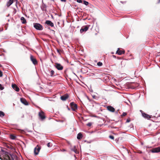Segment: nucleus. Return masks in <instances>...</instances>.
I'll return each instance as SVG.
<instances>
[{
	"label": "nucleus",
	"instance_id": "12",
	"mask_svg": "<svg viewBox=\"0 0 160 160\" xmlns=\"http://www.w3.org/2000/svg\"><path fill=\"white\" fill-rule=\"evenodd\" d=\"M124 53H125V51L124 50H121L119 49V48H118L116 53L118 54L119 55H121L122 54H123Z\"/></svg>",
	"mask_w": 160,
	"mask_h": 160
},
{
	"label": "nucleus",
	"instance_id": "22",
	"mask_svg": "<svg viewBox=\"0 0 160 160\" xmlns=\"http://www.w3.org/2000/svg\"><path fill=\"white\" fill-rule=\"evenodd\" d=\"M5 115L4 113L1 111H0V117H3Z\"/></svg>",
	"mask_w": 160,
	"mask_h": 160
},
{
	"label": "nucleus",
	"instance_id": "16",
	"mask_svg": "<svg viewBox=\"0 0 160 160\" xmlns=\"http://www.w3.org/2000/svg\"><path fill=\"white\" fill-rule=\"evenodd\" d=\"M142 114L143 117L146 118L148 119L151 118V116L150 115L145 113L142 112Z\"/></svg>",
	"mask_w": 160,
	"mask_h": 160
},
{
	"label": "nucleus",
	"instance_id": "24",
	"mask_svg": "<svg viewBox=\"0 0 160 160\" xmlns=\"http://www.w3.org/2000/svg\"><path fill=\"white\" fill-rule=\"evenodd\" d=\"M83 1V3L85 5H88L89 4L88 2L84 0V1Z\"/></svg>",
	"mask_w": 160,
	"mask_h": 160
},
{
	"label": "nucleus",
	"instance_id": "40",
	"mask_svg": "<svg viewBox=\"0 0 160 160\" xmlns=\"http://www.w3.org/2000/svg\"><path fill=\"white\" fill-rule=\"evenodd\" d=\"M159 2H160V0H158Z\"/></svg>",
	"mask_w": 160,
	"mask_h": 160
},
{
	"label": "nucleus",
	"instance_id": "15",
	"mask_svg": "<svg viewBox=\"0 0 160 160\" xmlns=\"http://www.w3.org/2000/svg\"><path fill=\"white\" fill-rule=\"evenodd\" d=\"M71 149L72 151H74L76 153H78L77 148L75 146L72 147Z\"/></svg>",
	"mask_w": 160,
	"mask_h": 160
},
{
	"label": "nucleus",
	"instance_id": "39",
	"mask_svg": "<svg viewBox=\"0 0 160 160\" xmlns=\"http://www.w3.org/2000/svg\"><path fill=\"white\" fill-rule=\"evenodd\" d=\"M159 2H160V0H158Z\"/></svg>",
	"mask_w": 160,
	"mask_h": 160
},
{
	"label": "nucleus",
	"instance_id": "28",
	"mask_svg": "<svg viewBox=\"0 0 160 160\" xmlns=\"http://www.w3.org/2000/svg\"><path fill=\"white\" fill-rule=\"evenodd\" d=\"M109 138L112 139V140H113L114 139V137L113 136H112V135H110L109 136Z\"/></svg>",
	"mask_w": 160,
	"mask_h": 160
},
{
	"label": "nucleus",
	"instance_id": "31",
	"mask_svg": "<svg viewBox=\"0 0 160 160\" xmlns=\"http://www.w3.org/2000/svg\"><path fill=\"white\" fill-rule=\"evenodd\" d=\"M77 1L79 3H82V0H77Z\"/></svg>",
	"mask_w": 160,
	"mask_h": 160
},
{
	"label": "nucleus",
	"instance_id": "8",
	"mask_svg": "<svg viewBox=\"0 0 160 160\" xmlns=\"http://www.w3.org/2000/svg\"><path fill=\"white\" fill-rule=\"evenodd\" d=\"M40 149L41 147L38 145H37L34 149V153L36 155H38V154L39 152Z\"/></svg>",
	"mask_w": 160,
	"mask_h": 160
},
{
	"label": "nucleus",
	"instance_id": "17",
	"mask_svg": "<svg viewBox=\"0 0 160 160\" xmlns=\"http://www.w3.org/2000/svg\"><path fill=\"white\" fill-rule=\"evenodd\" d=\"M107 108L109 111L112 112H114L115 110L114 108L110 106H107Z\"/></svg>",
	"mask_w": 160,
	"mask_h": 160
},
{
	"label": "nucleus",
	"instance_id": "4",
	"mask_svg": "<svg viewBox=\"0 0 160 160\" xmlns=\"http://www.w3.org/2000/svg\"><path fill=\"white\" fill-rule=\"evenodd\" d=\"M70 105L72 110L75 111L77 109V105L74 102H71Z\"/></svg>",
	"mask_w": 160,
	"mask_h": 160
},
{
	"label": "nucleus",
	"instance_id": "5",
	"mask_svg": "<svg viewBox=\"0 0 160 160\" xmlns=\"http://www.w3.org/2000/svg\"><path fill=\"white\" fill-rule=\"evenodd\" d=\"M54 66L58 70H62L63 69V66L60 63H55Z\"/></svg>",
	"mask_w": 160,
	"mask_h": 160
},
{
	"label": "nucleus",
	"instance_id": "21",
	"mask_svg": "<svg viewBox=\"0 0 160 160\" xmlns=\"http://www.w3.org/2000/svg\"><path fill=\"white\" fill-rule=\"evenodd\" d=\"M10 138L12 139H15L16 137V136L13 134H11L10 135Z\"/></svg>",
	"mask_w": 160,
	"mask_h": 160
},
{
	"label": "nucleus",
	"instance_id": "42",
	"mask_svg": "<svg viewBox=\"0 0 160 160\" xmlns=\"http://www.w3.org/2000/svg\"><path fill=\"white\" fill-rule=\"evenodd\" d=\"M8 148H9V147L8 146Z\"/></svg>",
	"mask_w": 160,
	"mask_h": 160
},
{
	"label": "nucleus",
	"instance_id": "13",
	"mask_svg": "<svg viewBox=\"0 0 160 160\" xmlns=\"http://www.w3.org/2000/svg\"><path fill=\"white\" fill-rule=\"evenodd\" d=\"M12 87L13 89L17 92H19V88L15 84H12Z\"/></svg>",
	"mask_w": 160,
	"mask_h": 160
},
{
	"label": "nucleus",
	"instance_id": "26",
	"mask_svg": "<svg viewBox=\"0 0 160 160\" xmlns=\"http://www.w3.org/2000/svg\"><path fill=\"white\" fill-rule=\"evenodd\" d=\"M57 50L59 54H60L62 52V50L61 49H57Z\"/></svg>",
	"mask_w": 160,
	"mask_h": 160
},
{
	"label": "nucleus",
	"instance_id": "1",
	"mask_svg": "<svg viewBox=\"0 0 160 160\" xmlns=\"http://www.w3.org/2000/svg\"><path fill=\"white\" fill-rule=\"evenodd\" d=\"M0 159L2 160H14L11 155L2 149L1 150Z\"/></svg>",
	"mask_w": 160,
	"mask_h": 160
},
{
	"label": "nucleus",
	"instance_id": "36",
	"mask_svg": "<svg viewBox=\"0 0 160 160\" xmlns=\"http://www.w3.org/2000/svg\"><path fill=\"white\" fill-rule=\"evenodd\" d=\"M61 1L63 2H65L66 1V0H61Z\"/></svg>",
	"mask_w": 160,
	"mask_h": 160
},
{
	"label": "nucleus",
	"instance_id": "41",
	"mask_svg": "<svg viewBox=\"0 0 160 160\" xmlns=\"http://www.w3.org/2000/svg\"><path fill=\"white\" fill-rule=\"evenodd\" d=\"M142 152H140V153H142Z\"/></svg>",
	"mask_w": 160,
	"mask_h": 160
},
{
	"label": "nucleus",
	"instance_id": "2",
	"mask_svg": "<svg viewBox=\"0 0 160 160\" xmlns=\"http://www.w3.org/2000/svg\"><path fill=\"white\" fill-rule=\"evenodd\" d=\"M33 27L36 29L42 30L43 29L42 26L39 23H33Z\"/></svg>",
	"mask_w": 160,
	"mask_h": 160
},
{
	"label": "nucleus",
	"instance_id": "30",
	"mask_svg": "<svg viewBox=\"0 0 160 160\" xmlns=\"http://www.w3.org/2000/svg\"><path fill=\"white\" fill-rule=\"evenodd\" d=\"M4 88L2 86V85L0 84V89L1 90H2Z\"/></svg>",
	"mask_w": 160,
	"mask_h": 160
},
{
	"label": "nucleus",
	"instance_id": "9",
	"mask_svg": "<svg viewBox=\"0 0 160 160\" xmlns=\"http://www.w3.org/2000/svg\"><path fill=\"white\" fill-rule=\"evenodd\" d=\"M150 151L152 153L159 152H160V147L153 148Z\"/></svg>",
	"mask_w": 160,
	"mask_h": 160
},
{
	"label": "nucleus",
	"instance_id": "19",
	"mask_svg": "<svg viewBox=\"0 0 160 160\" xmlns=\"http://www.w3.org/2000/svg\"><path fill=\"white\" fill-rule=\"evenodd\" d=\"M21 21L22 22L23 24H25L27 22L25 18L23 17H21Z\"/></svg>",
	"mask_w": 160,
	"mask_h": 160
},
{
	"label": "nucleus",
	"instance_id": "7",
	"mask_svg": "<svg viewBox=\"0 0 160 160\" xmlns=\"http://www.w3.org/2000/svg\"><path fill=\"white\" fill-rule=\"evenodd\" d=\"M30 58L32 63L36 65L38 64V62L36 59L32 55H30Z\"/></svg>",
	"mask_w": 160,
	"mask_h": 160
},
{
	"label": "nucleus",
	"instance_id": "23",
	"mask_svg": "<svg viewBox=\"0 0 160 160\" xmlns=\"http://www.w3.org/2000/svg\"><path fill=\"white\" fill-rule=\"evenodd\" d=\"M54 71L53 70H52L50 72V76L51 77H53V75L54 73Z\"/></svg>",
	"mask_w": 160,
	"mask_h": 160
},
{
	"label": "nucleus",
	"instance_id": "33",
	"mask_svg": "<svg viewBox=\"0 0 160 160\" xmlns=\"http://www.w3.org/2000/svg\"><path fill=\"white\" fill-rule=\"evenodd\" d=\"M50 142H49L48 143H47V146L48 147H50Z\"/></svg>",
	"mask_w": 160,
	"mask_h": 160
},
{
	"label": "nucleus",
	"instance_id": "37",
	"mask_svg": "<svg viewBox=\"0 0 160 160\" xmlns=\"http://www.w3.org/2000/svg\"><path fill=\"white\" fill-rule=\"evenodd\" d=\"M112 57L114 58H116V56L114 55H112Z\"/></svg>",
	"mask_w": 160,
	"mask_h": 160
},
{
	"label": "nucleus",
	"instance_id": "3",
	"mask_svg": "<svg viewBox=\"0 0 160 160\" xmlns=\"http://www.w3.org/2000/svg\"><path fill=\"white\" fill-rule=\"evenodd\" d=\"M90 26V25H87L82 26L80 30V32L82 33L83 32L87 31L88 29Z\"/></svg>",
	"mask_w": 160,
	"mask_h": 160
},
{
	"label": "nucleus",
	"instance_id": "18",
	"mask_svg": "<svg viewBox=\"0 0 160 160\" xmlns=\"http://www.w3.org/2000/svg\"><path fill=\"white\" fill-rule=\"evenodd\" d=\"M13 1L14 0H9L7 3V6L9 7L13 3Z\"/></svg>",
	"mask_w": 160,
	"mask_h": 160
},
{
	"label": "nucleus",
	"instance_id": "34",
	"mask_svg": "<svg viewBox=\"0 0 160 160\" xmlns=\"http://www.w3.org/2000/svg\"><path fill=\"white\" fill-rule=\"evenodd\" d=\"M130 119H128L127 120L126 122H130Z\"/></svg>",
	"mask_w": 160,
	"mask_h": 160
},
{
	"label": "nucleus",
	"instance_id": "11",
	"mask_svg": "<svg viewBox=\"0 0 160 160\" xmlns=\"http://www.w3.org/2000/svg\"><path fill=\"white\" fill-rule=\"evenodd\" d=\"M20 101L23 104L25 105H28V103L26 99L24 98H20Z\"/></svg>",
	"mask_w": 160,
	"mask_h": 160
},
{
	"label": "nucleus",
	"instance_id": "32",
	"mask_svg": "<svg viewBox=\"0 0 160 160\" xmlns=\"http://www.w3.org/2000/svg\"><path fill=\"white\" fill-rule=\"evenodd\" d=\"M2 76V72L0 70V77H1Z\"/></svg>",
	"mask_w": 160,
	"mask_h": 160
},
{
	"label": "nucleus",
	"instance_id": "20",
	"mask_svg": "<svg viewBox=\"0 0 160 160\" xmlns=\"http://www.w3.org/2000/svg\"><path fill=\"white\" fill-rule=\"evenodd\" d=\"M82 137V135L81 133H79L78 134L77 138L78 139H81Z\"/></svg>",
	"mask_w": 160,
	"mask_h": 160
},
{
	"label": "nucleus",
	"instance_id": "38",
	"mask_svg": "<svg viewBox=\"0 0 160 160\" xmlns=\"http://www.w3.org/2000/svg\"><path fill=\"white\" fill-rule=\"evenodd\" d=\"M121 58H119V57H117V59H120Z\"/></svg>",
	"mask_w": 160,
	"mask_h": 160
},
{
	"label": "nucleus",
	"instance_id": "10",
	"mask_svg": "<svg viewBox=\"0 0 160 160\" xmlns=\"http://www.w3.org/2000/svg\"><path fill=\"white\" fill-rule=\"evenodd\" d=\"M69 97L68 95L67 94H64L60 97L61 99L63 101H66Z\"/></svg>",
	"mask_w": 160,
	"mask_h": 160
},
{
	"label": "nucleus",
	"instance_id": "35",
	"mask_svg": "<svg viewBox=\"0 0 160 160\" xmlns=\"http://www.w3.org/2000/svg\"><path fill=\"white\" fill-rule=\"evenodd\" d=\"M92 97L93 98L96 99V96H92Z\"/></svg>",
	"mask_w": 160,
	"mask_h": 160
},
{
	"label": "nucleus",
	"instance_id": "25",
	"mask_svg": "<svg viewBox=\"0 0 160 160\" xmlns=\"http://www.w3.org/2000/svg\"><path fill=\"white\" fill-rule=\"evenodd\" d=\"M97 65L98 66H101L102 65V63L100 62H98Z\"/></svg>",
	"mask_w": 160,
	"mask_h": 160
},
{
	"label": "nucleus",
	"instance_id": "6",
	"mask_svg": "<svg viewBox=\"0 0 160 160\" xmlns=\"http://www.w3.org/2000/svg\"><path fill=\"white\" fill-rule=\"evenodd\" d=\"M38 115L40 118L42 120H44L46 118L44 112L42 111L39 112Z\"/></svg>",
	"mask_w": 160,
	"mask_h": 160
},
{
	"label": "nucleus",
	"instance_id": "27",
	"mask_svg": "<svg viewBox=\"0 0 160 160\" xmlns=\"http://www.w3.org/2000/svg\"><path fill=\"white\" fill-rule=\"evenodd\" d=\"M127 114V113L126 112H123L122 114L121 115L122 117H124L126 116Z\"/></svg>",
	"mask_w": 160,
	"mask_h": 160
},
{
	"label": "nucleus",
	"instance_id": "29",
	"mask_svg": "<svg viewBox=\"0 0 160 160\" xmlns=\"http://www.w3.org/2000/svg\"><path fill=\"white\" fill-rule=\"evenodd\" d=\"M92 125V123L91 122H89L87 124V125L88 126L90 127Z\"/></svg>",
	"mask_w": 160,
	"mask_h": 160
},
{
	"label": "nucleus",
	"instance_id": "14",
	"mask_svg": "<svg viewBox=\"0 0 160 160\" xmlns=\"http://www.w3.org/2000/svg\"><path fill=\"white\" fill-rule=\"evenodd\" d=\"M45 24L52 27L54 26L53 23L50 21L47 20L45 22Z\"/></svg>",
	"mask_w": 160,
	"mask_h": 160
}]
</instances>
